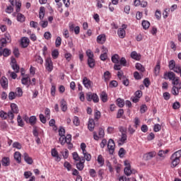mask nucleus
<instances>
[{
    "label": "nucleus",
    "instance_id": "nucleus-1",
    "mask_svg": "<svg viewBox=\"0 0 181 181\" xmlns=\"http://www.w3.org/2000/svg\"><path fill=\"white\" fill-rule=\"evenodd\" d=\"M0 117L2 119H8V118L9 119H11V122L13 123V118H15V115L13 114L12 112H8V113H6V112L1 110Z\"/></svg>",
    "mask_w": 181,
    "mask_h": 181
},
{
    "label": "nucleus",
    "instance_id": "nucleus-2",
    "mask_svg": "<svg viewBox=\"0 0 181 181\" xmlns=\"http://www.w3.org/2000/svg\"><path fill=\"white\" fill-rule=\"evenodd\" d=\"M45 69L48 73H52L53 71V62H52V58H47L45 60Z\"/></svg>",
    "mask_w": 181,
    "mask_h": 181
},
{
    "label": "nucleus",
    "instance_id": "nucleus-3",
    "mask_svg": "<svg viewBox=\"0 0 181 181\" xmlns=\"http://www.w3.org/2000/svg\"><path fill=\"white\" fill-rule=\"evenodd\" d=\"M86 98L88 101L93 100V103H98V101H100V98H98L97 93H87Z\"/></svg>",
    "mask_w": 181,
    "mask_h": 181
},
{
    "label": "nucleus",
    "instance_id": "nucleus-4",
    "mask_svg": "<svg viewBox=\"0 0 181 181\" xmlns=\"http://www.w3.org/2000/svg\"><path fill=\"white\" fill-rule=\"evenodd\" d=\"M107 149L110 155H112L114 153V151H115V143L114 142V140H112V139H109L107 144Z\"/></svg>",
    "mask_w": 181,
    "mask_h": 181
},
{
    "label": "nucleus",
    "instance_id": "nucleus-5",
    "mask_svg": "<svg viewBox=\"0 0 181 181\" xmlns=\"http://www.w3.org/2000/svg\"><path fill=\"white\" fill-rule=\"evenodd\" d=\"M105 135L104 129H103V128H100L98 134H97V132H93V139H95V141H98L100 138H104Z\"/></svg>",
    "mask_w": 181,
    "mask_h": 181
},
{
    "label": "nucleus",
    "instance_id": "nucleus-6",
    "mask_svg": "<svg viewBox=\"0 0 181 181\" xmlns=\"http://www.w3.org/2000/svg\"><path fill=\"white\" fill-rule=\"evenodd\" d=\"M127 28V25L123 24L122 25V28H119L117 30V35L120 39H124L125 37V35H127L125 32V29Z\"/></svg>",
    "mask_w": 181,
    "mask_h": 181
},
{
    "label": "nucleus",
    "instance_id": "nucleus-7",
    "mask_svg": "<svg viewBox=\"0 0 181 181\" xmlns=\"http://www.w3.org/2000/svg\"><path fill=\"white\" fill-rule=\"evenodd\" d=\"M10 37L11 36H9V34H6V38H1L0 40V47H1V49L6 47L8 42H11Z\"/></svg>",
    "mask_w": 181,
    "mask_h": 181
},
{
    "label": "nucleus",
    "instance_id": "nucleus-8",
    "mask_svg": "<svg viewBox=\"0 0 181 181\" xmlns=\"http://www.w3.org/2000/svg\"><path fill=\"white\" fill-rule=\"evenodd\" d=\"M127 139H128V136H127V134H122L121 135V137L117 141V144L119 146H122V145H124V144H127Z\"/></svg>",
    "mask_w": 181,
    "mask_h": 181
},
{
    "label": "nucleus",
    "instance_id": "nucleus-9",
    "mask_svg": "<svg viewBox=\"0 0 181 181\" xmlns=\"http://www.w3.org/2000/svg\"><path fill=\"white\" fill-rule=\"evenodd\" d=\"M175 78H176V74H175V72L169 71V72H165L164 74L165 80H168V78L169 80H171L173 81V80H175Z\"/></svg>",
    "mask_w": 181,
    "mask_h": 181
},
{
    "label": "nucleus",
    "instance_id": "nucleus-10",
    "mask_svg": "<svg viewBox=\"0 0 181 181\" xmlns=\"http://www.w3.org/2000/svg\"><path fill=\"white\" fill-rule=\"evenodd\" d=\"M94 128H95V122L94 121V119H89L88 122V129L93 132L94 131Z\"/></svg>",
    "mask_w": 181,
    "mask_h": 181
},
{
    "label": "nucleus",
    "instance_id": "nucleus-11",
    "mask_svg": "<svg viewBox=\"0 0 181 181\" xmlns=\"http://www.w3.org/2000/svg\"><path fill=\"white\" fill-rule=\"evenodd\" d=\"M21 83L23 86H27V87L29 88V86H30V78L29 76H24L21 79Z\"/></svg>",
    "mask_w": 181,
    "mask_h": 181
},
{
    "label": "nucleus",
    "instance_id": "nucleus-12",
    "mask_svg": "<svg viewBox=\"0 0 181 181\" xmlns=\"http://www.w3.org/2000/svg\"><path fill=\"white\" fill-rule=\"evenodd\" d=\"M0 56H4V57H8V56H11V50L7 48L0 47Z\"/></svg>",
    "mask_w": 181,
    "mask_h": 181
},
{
    "label": "nucleus",
    "instance_id": "nucleus-13",
    "mask_svg": "<svg viewBox=\"0 0 181 181\" xmlns=\"http://www.w3.org/2000/svg\"><path fill=\"white\" fill-rule=\"evenodd\" d=\"M105 40H107V37L105 34H100L97 37L96 42L99 43V45H104L105 43Z\"/></svg>",
    "mask_w": 181,
    "mask_h": 181
},
{
    "label": "nucleus",
    "instance_id": "nucleus-14",
    "mask_svg": "<svg viewBox=\"0 0 181 181\" xmlns=\"http://www.w3.org/2000/svg\"><path fill=\"white\" fill-rule=\"evenodd\" d=\"M10 107L11 110H9L8 112H12L13 115L19 113V107L17 104L11 103Z\"/></svg>",
    "mask_w": 181,
    "mask_h": 181
},
{
    "label": "nucleus",
    "instance_id": "nucleus-15",
    "mask_svg": "<svg viewBox=\"0 0 181 181\" xmlns=\"http://www.w3.org/2000/svg\"><path fill=\"white\" fill-rule=\"evenodd\" d=\"M29 43H30V40H29V38L26 37H23L21 38V45L22 47L23 48L28 47L29 46Z\"/></svg>",
    "mask_w": 181,
    "mask_h": 181
},
{
    "label": "nucleus",
    "instance_id": "nucleus-16",
    "mask_svg": "<svg viewBox=\"0 0 181 181\" xmlns=\"http://www.w3.org/2000/svg\"><path fill=\"white\" fill-rule=\"evenodd\" d=\"M179 90H181V82L179 83V86H174L172 88L173 95H179Z\"/></svg>",
    "mask_w": 181,
    "mask_h": 181
},
{
    "label": "nucleus",
    "instance_id": "nucleus-17",
    "mask_svg": "<svg viewBox=\"0 0 181 181\" xmlns=\"http://www.w3.org/2000/svg\"><path fill=\"white\" fill-rule=\"evenodd\" d=\"M83 84L86 88H91V81L88 78L84 77L83 78Z\"/></svg>",
    "mask_w": 181,
    "mask_h": 181
},
{
    "label": "nucleus",
    "instance_id": "nucleus-18",
    "mask_svg": "<svg viewBox=\"0 0 181 181\" xmlns=\"http://www.w3.org/2000/svg\"><path fill=\"white\" fill-rule=\"evenodd\" d=\"M1 163L2 166H4V167L9 166V165H11V159L9 158V157H4L1 159Z\"/></svg>",
    "mask_w": 181,
    "mask_h": 181
},
{
    "label": "nucleus",
    "instance_id": "nucleus-19",
    "mask_svg": "<svg viewBox=\"0 0 181 181\" xmlns=\"http://www.w3.org/2000/svg\"><path fill=\"white\" fill-rule=\"evenodd\" d=\"M170 159L172 160V167L173 168H176V166L178 165L180 162V158H177V157H173V156H171Z\"/></svg>",
    "mask_w": 181,
    "mask_h": 181
},
{
    "label": "nucleus",
    "instance_id": "nucleus-20",
    "mask_svg": "<svg viewBox=\"0 0 181 181\" xmlns=\"http://www.w3.org/2000/svg\"><path fill=\"white\" fill-rule=\"evenodd\" d=\"M0 84L2 88H8V78L3 76L0 80Z\"/></svg>",
    "mask_w": 181,
    "mask_h": 181
},
{
    "label": "nucleus",
    "instance_id": "nucleus-21",
    "mask_svg": "<svg viewBox=\"0 0 181 181\" xmlns=\"http://www.w3.org/2000/svg\"><path fill=\"white\" fill-rule=\"evenodd\" d=\"M24 160L26 162V163H28V165H32L33 163V159L29 156V154L28 153H23Z\"/></svg>",
    "mask_w": 181,
    "mask_h": 181
},
{
    "label": "nucleus",
    "instance_id": "nucleus-22",
    "mask_svg": "<svg viewBox=\"0 0 181 181\" xmlns=\"http://www.w3.org/2000/svg\"><path fill=\"white\" fill-rule=\"evenodd\" d=\"M60 107L63 112H66V111H67V102H66L64 99H62L60 101Z\"/></svg>",
    "mask_w": 181,
    "mask_h": 181
},
{
    "label": "nucleus",
    "instance_id": "nucleus-23",
    "mask_svg": "<svg viewBox=\"0 0 181 181\" xmlns=\"http://www.w3.org/2000/svg\"><path fill=\"white\" fill-rule=\"evenodd\" d=\"M156 155V153H155L154 151H151L146 153L144 155V158H146V160H151V159H152V158H154Z\"/></svg>",
    "mask_w": 181,
    "mask_h": 181
},
{
    "label": "nucleus",
    "instance_id": "nucleus-24",
    "mask_svg": "<svg viewBox=\"0 0 181 181\" xmlns=\"http://www.w3.org/2000/svg\"><path fill=\"white\" fill-rule=\"evenodd\" d=\"M21 158L22 154L21 153V152L16 151L14 153V159L16 160V162H18V163H21Z\"/></svg>",
    "mask_w": 181,
    "mask_h": 181
},
{
    "label": "nucleus",
    "instance_id": "nucleus-25",
    "mask_svg": "<svg viewBox=\"0 0 181 181\" xmlns=\"http://www.w3.org/2000/svg\"><path fill=\"white\" fill-rule=\"evenodd\" d=\"M100 100L103 103H107L108 101V95L105 91L101 92L100 93Z\"/></svg>",
    "mask_w": 181,
    "mask_h": 181
},
{
    "label": "nucleus",
    "instance_id": "nucleus-26",
    "mask_svg": "<svg viewBox=\"0 0 181 181\" xmlns=\"http://www.w3.org/2000/svg\"><path fill=\"white\" fill-rule=\"evenodd\" d=\"M88 66L90 69H94V67L95 66V59H94V58L88 59Z\"/></svg>",
    "mask_w": 181,
    "mask_h": 181
},
{
    "label": "nucleus",
    "instance_id": "nucleus-27",
    "mask_svg": "<svg viewBox=\"0 0 181 181\" xmlns=\"http://www.w3.org/2000/svg\"><path fill=\"white\" fill-rule=\"evenodd\" d=\"M103 78L105 83H108V81H110L111 79V73H110L108 71H106L103 74Z\"/></svg>",
    "mask_w": 181,
    "mask_h": 181
},
{
    "label": "nucleus",
    "instance_id": "nucleus-28",
    "mask_svg": "<svg viewBox=\"0 0 181 181\" xmlns=\"http://www.w3.org/2000/svg\"><path fill=\"white\" fill-rule=\"evenodd\" d=\"M97 162L100 168L104 166V157H103L101 155H99L97 158Z\"/></svg>",
    "mask_w": 181,
    "mask_h": 181
},
{
    "label": "nucleus",
    "instance_id": "nucleus-29",
    "mask_svg": "<svg viewBox=\"0 0 181 181\" xmlns=\"http://www.w3.org/2000/svg\"><path fill=\"white\" fill-rule=\"evenodd\" d=\"M64 168L68 170V172H71V170H73V165L69 163V161H65L64 163Z\"/></svg>",
    "mask_w": 181,
    "mask_h": 181
},
{
    "label": "nucleus",
    "instance_id": "nucleus-30",
    "mask_svg": "<svg viewBox=\"0 0 181 181\" xmlns=\"http://www.w3.org/2000/svg\"><path fill=\"white\" fill-rule=\"evenodd\" d=\"M131 57L134 60H141V54H138V53L135 51L131 53Z\"/></svg>",
    "mask_w": 181,
    "mask_h": 181
},
{
    "label": "nucleus",
    "instance_id": "nucleus-31",
    "mask_svg": "<svg viewBox=\"0 0 181 181\" xmlns=\"http://www.w3.org/2000/svg\"><path fill=\"white\" fill-rule=\"evenodd\" d=\"M112 62L115 64H119V55L115 54L112 57Z\"/></svg>",
    "mask_w": 181,
    "mask_h": 181
},
{
    "label": "nucleus",
    "instance_id": "nucleus-32",
    "mask_svg": "<svg viewBox=\"0 0 181 181\" xmlns=\"http://www.w3.org/2000/svg\"><path fill=\"white\" fill-rule=\"evenodd\" d=\"M45 18V7H40L39 11V18L40 21H43Z\"/></svg>",
    "mask_w": 181,
    "mask_h": 181
},
{
    "label": "nucleus",
    "instance_id": "nucleus-33",
    "mask_svg": "<svg viewBox=\"0 0 181 181\" xmlns=\"http://www.w3.org/2000/svg\"><path fill=\"white\" fill-rule=\"evenodd\" d=\"M160 71V62H157V64H156V67L154 68L155 76H158Z\"/></svg>",
    "mask_w": 181,
    "mask_h": 181
},
{
    "label": "nucleus",
    "instance_id": "nucleus-34",
    "mask_svg": "<svg viewBox=\"0 0 181 181\" xmlns=\"http://www.w3.org/2000/svg\"><path fill=\"white\" fill-rule=\"evenodd\" d=\"M51 155L53 158H57V159H60V156H59V152L56 148H52L51 150Z\"/></svg>",
    "mask_w": 181,
    "mask_h": 181
},
{
    "label": "nucleus",
    "instance_id": "nucleus-35",
    "mask_svg": "<svg viewBox=\"0 0 181 181\" xmlns=\"http://www.w3.org/2000/svg\"><path fill=\"white\" fill-rule=\"evenodd\" d=\"M25 19L26 18H25V16L23 14H22L21 13H18V14H17V21L18 22L23 23V22H25Z\"/></svg>",
    "mask_w": 181,
    "mask_h": 181
},
{
    "label": "nucleus",
    "instance_id": "nucleus-36",
    "mask_svg": "<svg viewBox=\"0 0 181 181\" xmlns=\"http://www.w3.org/2000/svg\"><path fill=\"white\" fill-rule=\"evenodd\" d=\"M141 25L145 30H146V29H149V26H151V23H149V21L145 20L142 21Z\"/></svg>",
    "mask_w": 181,
    "mask_h": 181
},
{
    "label": "nucleus",
    "instance_id": "nucleus-37",
    "mask_svg": "<svg viewBox=\"0 0 181 181\" xmlns=\"http://www.w3.org/2000/svg\"><path fill=\"white\" fill-rule=\"evenodd\" d=\"M101 118V112L95 110L94 112V119L98 121Z\"/></svg>",
    "mask_w": 181,
    "mask_h": 181
},
{
    "label": "nucleus",
    "instance_id": "nucleus-38",
    "mask_svg": "<svg viewBox=\"0 0 181 181\" xmlns=\"http://www.w3.org/2000/svg\"><path fill=\"white\" fill-rule=\"evenodd\" d=\"M40 26H41L43 29H45V28H47L48 25H49V22L47 21H43V20H40V23H39Z\"/></svg>",
    "mask_w": 181,
    "mask_h": 181
},
{
    "label": "nucleus",
    "instance_id": "nucleus-39",
    "mask_svg": "<svg viewBox=\"0 0 181 181\" xmlns=\"http://www.w3.org/2000/svg\"><path fill=\"white\" fill-rule=\"evenodd\" d=\"M17 122L18 127H23L25 125V123L23 122V119H22L21 115H18L17 117Z\"/></svg>",
    "mask_w": 181,
    "mask_h": 181
},
{
    "label": "nucleus",
    "instance_id": "nucleus-40",
    "mask_svg": "<svg viewBox=\"0 0 181 181\" xmlns=\"http://www.w3.org/2000/svg\"><path fill=\"white\" fill-rule=\"evenodd\" d=\"M136 70L141 71V73H144L145 71V67L139 63L136 64Z\"/></svg>",
    "mask_w": 181,
    "mask_h": 181
},
{
    "label": "nucleus",
    "instance_id": "nucleus-41",
    "mask_svg": "<svg viewBox=\"0 0 181 181\" xmlns=\"http://www.w3.org/2000/svg\"><path fill=\"white\" fill-rule=\"evenodd\" d=\"M127 153V151L124 150V148H120L118 152V155L119 158H124Z\"/></svg>",
    "mask_w": 181,
    "mask_h": 181
},
{
    "label": "nucleus",
    "instance_id": "nucleus-42",
    "mask_svg": "<svg viewBox=\"0 0 181 181\" xmlns=\"http://www.w3.org/2000/svg\"><path fill=\"white\" fill-rule=\"evenodd\" d=\"M117 105H118V107H119V108H122V107H124L125 105V102L124 101V100H122L121 98H117Z\"/></svg>",
    "mask_w": 181,
    "mask_h": 181
},
{
    "label": "nucleus",
    "instance_id": "nucleus-43",
    "mask_svg": "<svg viewBox=\"0 0 181 181\" xmlns=\"http://www.w3.org/2000/svg\"><path fill=\"white\" fill-rule=\"evenodd\" d=\"M37 118L36 116H31L29 118V123L30 124V125L33 126L35 125V124H36V121H37Z\"/></svg>",
    "mask_w": 181,
    "mask_h": 181
},
{
    "label": "nucleus",
    "instance_id": "nucleus-44",
    "mask_svg": "<svg viewBox=\"0 0 181 181\" xmlns=\"http://www.w3.org/2000/svg\"><path fill=\"white\" fill-rule=\"evenodd\" d=\"M17 95H16V93L15 92H10L8 93V99L11 101L12 100H15V98H16Z\"/></svg>",
    "mask_w": 181,
    "mask_h": 181
},
{
    "label": "nucleus",
    "instance_id": "nucleus-45",
    "mask_svg": "<svg viewBox=\"0 0 181 181\" xmlns=\"http://www.w3.org/2000/svg\"><path fill=\"white\" fill-rule=\"evenodd\" d=\"M86 56L88 57V59H94V53L91 49H88L86 51Z\"/></svg>",
    "mask_w": 181,
    "mask_h": 181
},
{
    "label": "nucleus",
    "instance_id": "nucleus-46",
    "mask_svg": "<svg viewBox=\"0 0 181 181\" xmlns=\"http://www.w3.org/2000/svg\"><path fill=\"white\" fill-rule=\"evenodd\" d=\"M16 11L18 12H21V8L22 6V3L21 2V1H18L16 3Z\"/></svg>",
    "mask_w": 181,
    "mask_h": 181
},
{
    "label": "nucleus",
    "instance_id": "nucleus-47",
    "mask_svg": "<svg viewBox=\"0 0 181 181\" xmlns=\"http://www.w3.org/2000/svg\"><path fill=\"white\" fill-rule=\"evenodd\" d=\"M132 173V170H131V167L124 168V174L127 176H131Z\"/></svg>",
    "mask_w": 181,
    "mask_h": 181
},
{
    "label": "nucleus",
    "instance_id": "nucleus-48",
    "mask_svg": "<svg viewBox=\"0 0 181 181\" xmlns=\"http://www.w3.org/2000/svg\"><path fill=\"white\" fill-rule=\"evenodd\" d=\"M55 46L56 47H60L62 46V37H57L55 40Z\"/></svg>",
    "mask_w": 181,
    "mask_h": 181
},
{
    "label": "nucleus",
    "instance_id": "nucleus-49",
    "mask_svg": "<svg viewBox=\"0 0 181 181\" xmlns=\"http://www.w3.org/2000/svg\"><path fill=\"white\" fill-rule=\"evenodd\" d=\"M35 62L39 64H43V58L40 55L35 56Z\"/></svg>",
    "mask_w": 181,
    "mask_h": 181
},
{
    "label": "nucleus",
    "instance_id": "nucleus-50",
    "mask_svg": "<svg viewBox=\"0 0 181 181\" xmlns=\"http://www.w3.org/2000/svg\"><path fill=\"white\" fill-rule=\"evenodd\" d=\"M30 28H33L34 29H37V28H39V23L36 21H30Z\"/></svg>",
    "mask_w": 181,
    "mask_h": 181
},
{
    "label": "nucleus",
    "instance_id": "nucleus-51",
    "mask_svg": "<svg viewBox=\"0 0 181 181\" xmlns=\"http://www.w3.org/2000/svg\"><path fill=\"white\" fill-rule=\"evenodd\" d=\"M13 148H16V149H22V144L18 141H15L13 144Z\"/></svg>",
    "mask_w": 181,
    "mask_h": 181
},
{
    "label": "nucleus",
    "instance_id": "nucleus-52",
    "mask_svg": "<svg viewBox=\"0 0 181 181\" xmlns=\"http://www.w3.org/2000/svg\"><path fill=\"white\" fill-rule=\"evenodd\" d=\"M107 53H108V49H105V52H104L103 54H101L100 59L103 60V62H105V59L107 57Z\"/></svg>",
    "mask_w": 181,
    "mask_h": 181
},
{
    "label": "nucleus",
    "instance_id": "nucleus-53",
    "mask_svg": "<svg viewBox=\"0 0 181 181\" xmlns=\"http://www.w3.org/2000/svg\"><path fill=\"white\" fill-rule=\"evenodd\" d=\"M76 168L78 170L81 171L83 170V169H84V164L79 161L78 163H76Z\"/></svg>",
    "mask_w": 181,
    "mask_h": 181
},
{
    "label": "nucleus",
    "instance_id": "nucleus-54",
    "mask_svg": "<svg viewBox=\"0 0 181 181\" xmlns=\"http://www.w3.org/2000/svg\"><path fill=\"white\" fill-rule=\"evenodd\" d=\"M11 66L13 70H14L15 73H19L20 68H19V65H18V64H14Z\"/></svg>",
    "mask_w": 181,
    "mask_h": 181
},
{
    "label": "nucleus",
    "instance_id": "nucleus-55",
    "mask_svg": "<svg viewBox=\"0 0 181 181\" xmlns=\"http://www.w3.org/2000/svg\"><path fill=\"white\" fill-rule=\"evenodd\" d=\"M72 156H73V159L76 162H78V160H80V156H78V153H77V152H74L72 153Z\"/></svg>",
    "mask_w": 181,
    "mask_h": 181
},
{
    "label": "nucleus",
    "instance_id": "nucleus-56",
    "mask_svg": "<svg viewBox=\"0 0 181 181\" xmlns=\"http://www.w3.org/2000/svg\"><path fill=\"white\" fill-rule=\"evenodd\" d=\"M172 156H173V158L175 157L178 159H180V158H181V150H179V151L175 152Z\"/></svg>",
    "mask_w": 181,
    "mask_h": 181
},
{
    "label": "nucleus",
    "instance_id": "nucleus-57",
    "mask_svg": "<svg viewBox=\"0 0 181 181\" xmlns=\"http://www.w3.org/2000/svg\"><path fill=\"white\" fill-rule=\"evenodd\" d=\"M16 93L17 97H22V95H23V91L22 90V88H17Z\"/></svg>",
    "mask_w": 181,
    "mask_h": 181
},
{
    "label": "nucleus",
    "instance_id": "nucleus-58",
    "mask_svg": "<svg viewBox=\"0 0 181 181\" xmlns=\"http://www.w3.org/2000/svg\"><path fill=\"white\" fill-rule=\"evenodd\" d=\"M162 129V126L159 124H156L154 125L153 131L154 132H159Z\"/></svg>",
    "mask_w": 181,
    "mask_h": 181
},
{
    "label": "nucleus",
    "instance_id": "nucleus-59",
    "mask_svg": "<svg viewBox=\"0 0 181 181\" xmlns=\"http://www.w3.org/2000/svg\"><path fill=\"white\" fill-rule=\"evenodd\" d=\"M143 83L145 87H146L147 88L148 87H149V86H151V81H149V78H144Z\"/></svg>",
    "mask_w": 181,
    "mask_h": 181
},
{
    "label": "nucleus",
    "instance_id": "nucleus-60",
    "mask_svg": "<svg viewBox=\"0 0 181 181\" xmlns=\"http://www.w3.org/2000/svg\"><path fill=\"white\" fill-rule=\"evenodd\" d=\"M52 57L53 59H57L59 57V50L54 49L52 52Z\"/></svg>",
    "mask_w": 181,
    "mask_h": 181
},
{
    "label": "nucleus",
    "instance_id": "nucleus-61",
    "mask_svg": "<svg viewBox=\"0 0 181 181\" xmlns=\"http://www.w3.org/2000/svg\"><path fill=\"white\" fill-rule=\"evenodd\" d=\"M180 78H179V77H176L175 76V79L174 80H173V86H178L177 87H179V84H180Z\"/></svg>",
    "mask_w": 181,
    "mask_h": 181
},
{
    "label": "nucleus",
    "instance_id": "nucleus-62",
    "mask_svg": "<svg viewBox=\"0 0 181 181\" xmlns=\"http://www.w3.org/2000/svg\"><path fill=\"white\" fill-rule=\"evenodd\" d=\"M44 37L46 40H50L52 39V33L50 32H45L44 34Z\"/></svg>",
    "mask_w": 181,
    "mask_h": 181
},
{
    "label": "nucleus",
    "instance_id": "nucleus-63",
    "mask_svg": "<svg viewBox=\"0 0 181 181\" xmlns=\"http://www.w3.org/2000/svg\"><path fill=\"white\" fill-rule=\"evenodd\" d=\"M62 155L64 159H67V158H69V150L65 149L64 151L62 152Z\"/></svg>",
    "mask_w": 181,
    "mask_h": 181
},
{
    "label": "nucleus",
    "instance_id": "nucleus-64",
    "mask_svg": "<svg viewBox=\"0 0 181 181\" xmlns=\"http://www.w3.org/2000/svg\"><path fill=\"white\" fill-rule=\"evenodd\" d=\"M45 114L46 118H47V119H50V109L49 108L45 109Z\"/></svg>",
    "mask_w": 181,
    "mask_h": 181
}]
</instances>
